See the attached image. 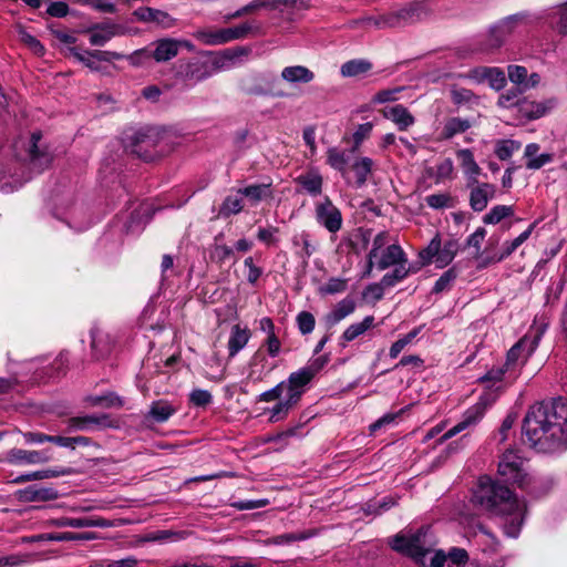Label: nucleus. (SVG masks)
Returning a JSON list of instances; mask_svg holds the SVG:
<instances>
[{
  "mask_svg": "<svg viewBox=\"0 0 567 567\" xmlns=\"http://www.w3.org/2000/svg\"><path fill=\"white\" fill-rule=\"evenodd\" d=\"M523 436L538 452L555 453L567 450V401L536 403L526 413Z\"/></svg>",
  "mask_w": 567,
  "mask_h": 567,
  "instance_id": "obj_1",
  "label": "nucleus"
},
{
  "mask_svg": "<svg viewBox=\"0 0 567 567\" xmlns=\"http://www.w3.org/2000/svg\"><path fill=\"white\" fill-rule=\"evenodd\" d=\"M474 505L486 512L489 516L504 519L503 529L508 537L519 535L526 514V505L504 484L482 476L473 493Z\"/></svg>",
  "mask_w": 567,
  "mask_h": 567,
  "instance_id": "obj_2",
  "label": "nucleus"
},
{
  "mask_svg": "<svg viewBox=\"0 0 567 567\" xmlns=\"http://www.w3.org/2000/svg\"><path fill=\"white\" fill-rule=\"evenodd\" d=\"M498 474L506 483L516 484L520 488H525L530 481L524 468V458L513 450L503 453L498 463Z\"/></svg>",
  "mask_w": 567,
  "mask_h": 567,
  "instance_id": "obj_3",
  "label": "nucleus"
},
{
  "mask_svg": "<svg viewBox=\"0 0 567 567\" xmlns=\"http://www.w3.org/2000/svg\"><path fill=\"white\" fill-rule=\"evenodd\" d=\"M545 331V326L535 327V333L523 337L507 352L505 367L515 369L523 365L538 347L539 340Z\"/></svg>",
  "mask_w": 567,
  "mask_h": 567,
  "instance_id": "obj_4",
  "label": "nucleus"
},
{
  "mask_svg": "<svg viewBox=\"0 0 567 567\" xmlns=\"http://www.w3.org/2000/svg\"><path fill=\"white\" fill-rule=\"evenodd\" d=\"M425 536L426 532L423 529L410 535H396L392 540V548L414 559H422L430 551Z\"/></svg>",
  "mask_w": 567,
  "mask_h": 567,
  "instance_id": "obj_5",
  "label": "nucleus"
},
{
  "mask_svg": "<svg viewBox=\"0 0 567 567\" xmlns=\"http://www.w3.org/2000/svg\"><path fill=\"white\" fill-rule=\"evenodd\" d=\"M243 90L250 95L286 97L287 93L277 87V80L269 73H257L245 81Z\"/></svg>",
  "mask_w": 567,
  "mask_h": 567,
  "instance_id": "obj_6",
  "label": "nucleus"
},
{
  "mask_svg": "<svg viewBox=\"0 0 567 567\" xmlns=\"http://www.w3.org/2000/svg\"><path fill=\"white\" fill-rule=\"evenodd\" d=\"M158 141L159 135L155 130L138 131L133 135L130 148L132 153L143 161H153L157 154L156 146Z\"/></svg>",
  "mask_w": 567,
  "mask_h": 567,
  "instance_id": "obj_7",
  "label": "nucleus"
},
{
  "mask_svg": "<svg viewBox=\"0 0 567 567\" xmlns=\"http://www.w3.org/2000/svg\"><path fill=\"white\" fill-rule=\"evenodd\" d=\"M315 217L317 223L331 234H336L342 227L341 212L328 196L316 204Z\"/></svg>",
  "mask_w": 567,
  "mask_h": 567,
  "instance_id": "obj_8",
  "label": "nucleus"
},
{
  "mask_svg": "<svg viewBox=\"0 0 567 567\" xmlns=\"http://www.w3.org/2000/svg\"><path fill=\"white\" fill-rule=\"evenodd\" d=\"M489 405V401L485 395H482L478 401L470 406L463 414L462 420L451 427L443 436L442 441L449 440L460 432L464 431L471 425L476 424L485 414L487 406Z\"/></svg>",
  "mask_w": 567,
  "mask_h": 567,
  "instance_id": "obj_9",
  "label": "nucleus"
},
{
  "mask_svg": "<svg viewBox=\"0 0 567 567\" xmlns=\"http://www.w3.org/2000/svg\"><path fill=\"white\" fill-rule=\"evenodd\" d=\"M218 71L214 69L213 61L209 63L207 61L192 60L179 66L178 74L184 81L197 83L208 79Z\"/></svg>",
  "mask_w": 567,
  "mask_h": 567,
  "instance_id": "obj_10",
  "label": "nucleus"
},
{
  "mask_svg": "<svg viewBox=\"0 0 567 567\" xmlns=\"http://www.w3.org/2000/svg\"><path fill=\"white\" fill-rule=\"evenodd\" d=\"M470 206L474 212H483L491 199L494 198L496 188L489 183H470Z\"/></svg>",
  "mask_w": 567,
  "mask_h": 567,
  "instance_id": "obj_11",
  "label": "nucleus"
},
{
  "mask_svg": "<svg viewBox=\"0 0 567 567\" xmlns=\"http://www.w3.org/2000/svg\"><path fill=\"white\" fill-rule=\"evenodd\" d=\"M41 137L42 135L40 132L32 133L28 148L30 166L37 173L43 172L52 162L51 154L39 146Z\"/></svg>",
  "mask_w": 567,
  "mask_h": 567,
  "instance_id": "obj_12",
  "label": "nucleus"
},
{
  "mask_svg": "<svg viewBox=\"0 0 567 567\" xmlns=\"http://www.w3.org/2000/svg\"><path fill=\"white\" fill-rule=\"evenodd\" d=\"M554 106V100L536 102L523 99L516 103L517 113L528 121L546 115Z\"/></svg>",
  "mask_w": 567,
  "mask_h": 567,
  "instance_id": "obj_13",
  "label": "nucleus"
},
{
  "mask_svg": "<svg viewBox=\"0 0 567 567\" xmlns=\"http://www.w3.org/2000/svg\"><path fill=\"white\" fill-rule=\"evenodd\" d=\"M4 461L11 465L41 464L50 461V456L40 451L11 449L7 452Z\"/></svg>",
  "mask_w": 567,
  "mask_h": 567,
  "instance_id": "obj_14",
  "label": "nucleus"
},
{
  "mask_svg": "<svg viewBox=\"0 0 567 567\" xmlns=\"http://www.w3.org/2000/svg\"><path fill=\"white\" fill-rule=\"evenodd\" d=\"M470 76L478 82L487 81L491 87L496 91L506 85L505 73L499 68L478 66L471 71Z\"/></svg>",
  "mask_w": 567,
  "mask_h": 567,
  "instance_id": "obj_15",
  "label": "nucleus"
},
{
  "mask_svg": "<svg viewBox=\"0 0 567 567\" xmlns=\"http://www.w3.org/2000/svg\"><path fill=\"white\" fill-rule=\"evenodd\" d=\"M402 28L421 22L430 16V10L422 1H413L398 9Z\"/></svg>",
  "mask_w": 567,
  "mask_h": 567,
  "instance_id": "obj_16",
  "label": "nucleus"
},
{
  "mask_svg": "<svg viewBox=\"0 0 567 567\" xmlns=\"http://www.w3.org/2000/svg\"><path fill=\"white\" fill-rule=\"evenodd\" d=\"M401 262H408L406 254L400 245L392 244L379 252V257L375 259V267L379 270H385Z\"/></svg>",
  "mask_w": 567,
  "mask_h": 567,
  "instance_id": "obj_17",
  "label": "nucleus"
},
{
  "mask_svg": "<svg viewBox=\"0 0 567 567\" xmlns=\"http://www.w3.org/2000/svg\"><path fill=\"white\" fill-rule=\"evenodd\" d=\"M312 379L313 377L305 368L290 373L288 379L285 381L287 394L299 402L306 391V386L311 382Z\"/></svg>",
  "mask_w": 567,
  "mask_h": 567,
  "instance_id": "obj_18",
  "label": "nucleus"
},
{
  "mask_svg": "<svg viewBox=\"0 0 567 567\" xmlns=\"http://www.w3.org/2000/svg\"><path fill=\"white\" fill-rule=\"evenodd\" d=\"M134 16L142 22H154L157 25L168 29L175 25L176 20L167 12L148 7H142L134 11Z\"/></svg>",
  "mask_w": 567,
  "mask_h": 567,
  "instance_id": "obj_19",
  "label": "nucleus"
},
{
  "mask_svg": "<svg viewBox=\"0 0 567 567\" xmlns=\"http://www.w3.org/2000/svg\"><path fill=\"white\" fill-rule=\"evenodd\" d=\"M357 308V303L353 298L346 297L340 300L331 311L324 316V324L328 329H331L338 324L341 320L352 315Z\"/></svg>",
  "mask_w": 567,
  "mask_h": 567,
  "instance_id": "obj_20",
  "label": "nucleus"
},
{
  "mask_svg": "<svg viewBox=\"0 0 567 567\" xmlns=\"http://www.w3.org/2000/svg\"><path fill=\"white\" fill-rule=\"evenodd\" d=\"M385 118L391 120L399 131H406L415 123L414 116L402 104L386 106L382 111Z\"/></svg>",
  "mask_w": 567,
  "mask_h": 567,
  "instance_id": "obj_21",
  "label": "nucleus"
},
{
  "mask_svg": "<svg viewBox=\"0 0 567 567\" xmlns=\"http://www.w3.org/2000/svg\"><path fill=\"white\" fill-rule=\"evenodd\" d=\"M56 527L89 528V527H111L112 523L107 519L97 517H59L53 520Z\"/></svg>",
  "mask_w": 567,
  "mask_h": 567,
  "instance_id": "obj_22",
  "label": "nucleus"
},
{
  "mask_svg": "<svg viewBox=\"0 0 567 567\" xmlns=\"http://www.w3.org/2000/svg\"><path fill=\"white\" fill-rule=\"evenodd\" d=\"M295 183L301 187V190L311 197L320 196L323 187V178L317 169H310L295 178Z\"/></svg>",
  "mask_w": 567,
  "mask_h": 567,
  "instance_id": "obj_23",
  "label": "nucleus"
},
{
  "mask_svg": "<svg viewBox=\"0 0 567 567\" xmlns=\"http://www.w3.org/2000/svg\"><path fill=\"white\" fill-rule=\"evenodd\" d=\"M249 51L250 50L245 47L226 49L214 56V69L219 71L231 69L243 56H247Z\"/></svg>",
  "mask_w": 567,
  "mask_h": 567,
  "instance_id": "obj_24",
  "label": "nucleus"
},
{
  "mask_svg": "<svg viewBox=\"0 0 567 567\" xmlns=\"http://www.w3.org/2000/svg\"><path fill=\"white\" fill-rule=\"evenodd\" d=\"M280 76L289 84H307L313 81L315 73L305 65H290L281 70Z\"/></svg>",
  "mask_w": 567,
  "mask_h": 567,
  "instance_id": "obj_25",
  "label": "nucleus"
},
{
  "mask_svg": "<svg viewBox=\"0 0 567 567\" xmlns=\"http://www.w3.org/2000/svg\"><path fill=\"white\" fill-rule=\"evenodd\" d=\"M193 37L204 45L215 47L228 43L226 29L199 28Z\"/></svg>",
  "mask_w": 567,
  "mask_h": 567,
  "instance_id": "obj_26",
  "label": "nucleus"
},
{
  "mask_svg": "<svg viewBox=\"0 0 567 567\" xmlns=\"http://www.w3.org/2000/svg\"><path fill=\"white\" fill-rule=\"evenodd\" d=\"M155 49L150 54L156 62H166L172 60L178 54V42L177 39L164 38L157 40Z\"/></svg>",
  "mask_w": 567,
  "mask_h": 567,
  "instance_id": "obj_27",
  "label": "nucleus"
},
{
  "mask_svg": "<svg viewBox=\"0 0 567 567\" xmlns=\"http://www.w3.org/2000/svg\"><path fill=\"white\" fill-rule=\"evenodd\" d=\"M327 163L336 171L340 172L342 177L351 183L348 172V165L350 163V153L340 151L337 147H331L327 152Z\"/></svg>",
  "mask_w": 567,
  "mask_h": 567,
  "instance_id": "obj_28",
  "label": "nucleus"
},
{
  "mask_svg": "<svg viewBox=\"0 0 567 567\" xmlns=\"http://www.w3.org/2000/svg\"><path fill=\"white\" fill-rule=\"evenodd\" d=\"M238 194L247 198L251 205H257L261 200L272 197L271 183L251 184L239 188Z\"/></svg>",
  "mask_w": 567,
  "mask_h": 567,
  "instance_id": "obj_29",
  "label": "nucleus"
},
{
  "mask_svg": "<svg viewBox=\"0 0 567 567\" xmlns=\"http://www.w3.org/2000/svg\"><path fill=\"white\" fill-rule=\"evenodd\" d=\"M59 497L56 489L52 487L29 486L20 491V498L25 502H47Z\"/></svg>",
  "mask_w": 567,
  "mask_h": 567,
  "instance_id": "obj_30",
  "label": "nucleus"
},
{
  "mask_svg": "<svg viewBox=\"0 0 567 567\" xmlns=\"http://www.w3.org/2000/svg\"><path fill=\"white\" fill-rule=\"evenodd\" d=\"M250 339V331L247 328H241L239 324H235L231 328L228 351L229 357H235L240 350H243Z\"/></svg>",
  "mask_w": 567,
  "mask_h": 567,
  "instance_id": "obj_31",
  "label": "nucleus"
},
{
  "mask_svg": "<svg viewBox=\"0 0 567 567\" xmlns=\"http://www.w3.org/2000/svg\"><path fill=\"white\" fill-rule=\"evenodd\" d=\"M374 327V317L367 316L360 322H354L350 324L341 336V346H346V343L355 340L357 338L363 336L369 329Z\"/></svg>",
  "mask_w": 567,
  "mask_h": 567,
  "instance_id": "obj_32",
  "label": "nucleus"
},
{
  "mask_svg": "<svg viewBox=\"0 0 567 567\" xmlns=\"http://www.w3.org/2000/svg\"><path fill=\"white\" fill-rule=\"evenodd\" d=\"M280 3H285V2L281 0H272V1L271 0H252L248 4L236 10L235 12L225 16V21H230L234 19L241 18V17L250 14L261 8L276 9Z\"/></svg>",
  "mask_w": 567,
  "mask_h": 567,
  "instance_id": "obj_33",
  "label": "nucleus"
},
{
  "mask_svg": "<svg viewBox=\"0 0 567 567\" xmlns=\"http://www.w3.org/2000/svg\"><path fill=\"white\" fill-rule=\"evenodd\" d=\"M472 126L467 118L450 117L444 122L441 131V140H451L455 135L466 132Z\"/></svg>",
  "mask_w": 567,
  "mask_h": 567,
  "instance_id": "obj_34",
  "label": "nucleus"
},
{
  "mask_svg": "<svg viewBox=\"0 0 567 567\" xmlns=\"http://www.w3.org/2000/svg\"><path fill=\"white\" fill-rule=\"evenodd\" d=\"M176 408L165 400L154 401L147 413V417L152 419L157 423L166 422L173 414H175Z\"/></svg>",
  "mask_w": 567,
  "mask_h": 567,
  "instance_id": "obj_35",
  "label": "nucleus"
},
{
  "mask_svg": "<svg viewBox=\"0 0 567 567\" xmlns=\"http://www.w3.org/2000/svg\"><path fill=\"white\" fill-rule=\"evenodd\" d=\"M115 24H96L90 29V43L92 45H104L116 34Z\"/></svg>",
  "mask_w": 567,
  "mask_h": 567,
  "instance_id": "obj_36",
  "label": "nucleus"
},
{
  "mask_svg": "<svg viewBox=\"0 0 567 567\" xmlns=\"http://www.w3.org/2000/svg\"><path fill=\"white\" fill-rule=\"evenodd\" d=\"M373 161L369 157H361L352 163L351 169L354 175L355 187H362L372 172Z\"/></svg>",
  "mask_w": 567,
  "mask_h": 567,
  "instance_id": "obj_37",
  "label": "nucleus"
},
{
  "mask_svg": "<svg viewBox=\"0 0 567 567\" xmlns=\"http://www.w3.org/2000/svg\"><path fill=\"white\" fill-rule=\"evenodd\" d=\"M298 404V401L286 394L285 399L279 400L272 408L267 409L269 421L271 423L279 422L287 417L289 411Z\"/></svg>",
  "mask_w": 567,
  "mask_h": 567,
  "instance_id": "obj_38",
  "label": "nucleus"
},
{
  "mask_svg": "<svg viewBox=\"0 0 567 567\" xmlns=\"http://www.w3.org/2000/svg\"><path fill=\"white\" fill-rule=\"evenodd\" d=\"M40 539L51 540V542H87L96 539V534L92 532H83V533H50L45 535L39 536Z\"/></svg>",
  "mask_w": 567,
  "mask_h": 567,
  "instance_id": "obj_39",
  "label": "nucleus"
},
{
  "mask_svg": "<svg viewBox=\"0 0 567 567\" xmlns=\"http://www.w3.org/2000/svg\"><path fill=\"white\" fill-rule=\"evenodd\" d=\"M70 473H71V470H69V468L35 471V472H32L29 474H23V475L17 476L16 478L12 480V483L21 484V483L31 482V481L59 477V476L68 475Z\"/></svg>",
  "mask_w": 567,
  "mask_h": 567,
  "instance_id": "obj_40",
  "label": "nucleus"
},
{
  "mask_svg": "<svg viewBox=\"0 0 567 567\" xmlns=\"http://www.w3.org/2000/svg\"><path fill=\"white\" fill-rule=\"evenodd\" d=\"M456 155L461 161L464 173L470 177L471 181L476 183V177L481 173V168L475 162L472 151L468 148L460 150Z\"/></svg>",
  "mask_w": 567,
  "mask_h": 567,
  "instance_id": "obj_41",
  "label": "nucleus"
},
{
  "mask_svg": "<svg viewBox=\"0 0 567 567\" xmlns=\"http://www.w3.org/2000/svg\"><path fill=\"white\" fill-rule=\"evenodd\" d=\"M292 245L300 248L298 252L301 258L307 260L316 251L317 245L312 241L311 235L308 231H301L292 237Z\"/></svg>",
  "mask_w": 567,
  "mask_h": 567,
  "instance_id": "obj_42",
  "label": "nucleus"
},
{
  "mask_svg": "<svg viewBox=\"0 0 567 567\" xmlns=\"http://www.w3.org/2000/svg\"><path fill=\"white\" fill-rule=\"evenodd\" d=\"M86 402L91 406H102V408H122L124 405V401L121 396H118L115 392H109L102 395H91L86 398Z\"/></svg>",
  "mask_w": 567,
  "mask_h": 567,
  "instance_id": "obj_43",
  "label": "nucleus"
},
{
  "mask_svg": "<svg viewBox=\"0 0 567 567\" xmlns=\"http://www.w3.org/2000/svg\"><path fill=\"white\" fill-rule=\"evenodd\" d=\"M458 251V243L454 239H450L440 246L439 257L435 259L437 268H444L450 265L455 258Z\"/></svg>",
  "mask_w": 567,
  "mask_h": 567,
  "instance_id": "obj_44",
  "label": "nucleus"
},
{
  "mask_svg": "<svg viewBox=\"0 0 567 567\" xmlns=\"http://www.w3.org/2000/svg\"><path fill=\"white\" fill-rule=\"evenodd\" d=\"M243 209V195L237 193L235 195L226 196L219 207V215L223 217H229L231 215L239 214Z\"/></svg>",
  "mask_w": 567,
  "mask_h": 567,
  "instance_id": "obj_45",
  "label": "nucleus"
},
{
  "mask_svg": "<svg viewBox=\"0 0 567 567\" xmlns=\"http://www.w3.org/2000/svg\"><path fill=\"white\" fill-rule=\"evenodd\" d=\"M372 64L365 60H350L341 65L340 73L344 78H352L367 73Z\"/></svg>",
  "mask_w": 567,
  "mask_h": 567,
  "instance_id": "obj_46",
  "label": "nucleus"
},
{
  "mask_svg": "<svg viewBox=\"0 0 567 567\" xmlns=\"http://www.w3.org/2000/svg\"><path fill=\"white\" fill-rule=\"evenodd\" d=\"M507 37H505L503 33L499 32L498 29H496L494 25L489 29V32L482 42L478 50L481 52L489 53L497 49H499L506 41Z\"/></svg>",
  "mask_w": 567,
  "mask_h": 567,
  "instance_id": "obj_47",
  "label": "nucleus"
},
{
  "mask_svg": "<svg viewBox=\"0 0 567 567\" xmlns=\"http://www.w3.org/2000/svg\"><path fill=\"white\" fill-rule=\"evenodd\" d=\"M426 172L429 176H433L435 178V183L451 179L454 172L453 161L451 158H444L436 165L435 169L430 167Z\"/></svg>",
  "mask_w": 567,
  "mask_h": 567,
  "instance_id": "obj_48",
  "label": "nucleus"
},
{
  "mask_svg": "<svg viewBox=\"0 0 567 567\" xmlns=\"http://www.w3.org/2000/svg\"><path fill=\"white\" fill-rule=\"evenodd\" d=\"M406 265L408 262H401L394 266L392 271L386 272L381 278L382 285H385V287L390 288L405 279L410 274V268Z\"/></svg>",
  "mask_w": 567,
  "mask_h": 567,
  "instance_id": "obj_49",
  "label": "nucleus"
},
{
  "mask_svg": "<svg viewBox=\"0 0 567 567\" xmlns=\"http://www.w3.org/2000/svg\"><path fill=\"white\" fill-rule=\"evenodd\" d=\"M440 246L441 236L436 234L430 244L419 252L422 266H427L433 261L435 262V259L439 257Z\"/></svg>",
  "mask_w": 567,
  "mask_h": 567,
  "instance_id": "obj_50",
  "label": "nucleus"
},
{
  "mask_svg": "<svg viewBox=\"0 0 567 567\" xmlns=\"http://www.w3.org/2000/svg\"><path fill=\"white\" fill-rule=\"evenodd\" d=\"M228 43L235 40L245 39L249 33L257 32L259 27L251 22H244L239 25L225 28Z\"/></svg>",
  "mask_w": 567,
  "mask_h": 567,
  "instance_id": "obj_51",
  "label": "nucleus"
},
{
  "mask_svg": "<svg viewBox=\"0 0 567 567\" xmlns=\"http://www.w3.org/2000/svg\"><path fill=\"white\" fill-rule=\"evenodd\" d=\"M513 215V206L496 205L483 217V223L495 225L502 221L504 218L511 217Z\"/></svg>",
  "mask_w": 567,
  "mask_h": 567,
  "instance_id": "obj_52",
  "label": "nucleus"
},
{
  "mask_svg": "<svg viewBox=\"0 0 567 567\" xmlns=\"http://www.w3.org/2000/svg\"><path fill=\"white\" fill-rule=\"evenodd\" d=\"M550 25L560 34H567V3L556 8L549 17Z\"/></svg>",
  "mask_w": 567,
  "mask_h": 567,
  "instance_id": "obj_53",
  "label": "nucleus"
},
{
  "mask_svg": "<svg viewBox=\"0 0 567 567\" xmlns=\"http://www.w3.org/2000/svg\"><path fill=\"white\" fill-rule=\"evenodd\" d=\"M91 347L97 359L105 357L111 351V342L106 336H102L99 331L91 332Z\"/></svg>",
  "mask_w": 567,
  "mask_h": 567,
  "instance_id": "obj_54",
  "label": "nucleus"
},
{
  "mask_svg": "<svg viewBox=\"0 0 567 567\" xmlns=\"http://www.w3.org/2000/svg\"><path fill=\"white\" fill-rule=\"evenodd\" d=\"M348 280L339 277H332L319 288L320 295H337L347 290Z\"/></svg>",
  "mask_w": 567,
  "mask_h": 567,
  "instance_id": "obj_55",
  "label": "nucleus"
},
{
  "mask_svg": "<svg viewBox=\"0 0 567 567\" xmlns=\"http://www.w3.org/2000/svg\"><path fill=\"white\" fill-rule=\"evenodd\" d=\"M457 277V271L455 267H452L444 271L441 277L436 280L432 291L434 293H441L443 291L450 290L452 287V284Z\"/></svg>",
  "mask_w": 567,
  "mask_h": 567,
  "instance_id": "obj_56",
  "label": "nucleus"
},
{
  "mask_svg": "<svg viewBox=\"0 0 567 567\" xmlns=\"http://www.w3.org/2000/svg\"><path fill=\"white\" fill-rule=\"evenodd\" d=\"M519 148V143L513 140L497 141L495 146V154L501 161L508 159L515 151Z\"/></svg>",
  "mask_w": 567,
  "mask_h": 567,
  "instance_id": "obj_57",
  "label": "nucleus"
},
{
  "mask_svg": "<svg viewBox=\"0 0 567 567\" xmlns=\"http://www.w3.org/2000/svg\"><path fill=\"white\" fill-rule=\"evenodd\" d=\"M69 52L72 56H74L79 62L83 63L91 71H102L101 65L95 62V58L91 56L92 51L80 52L76 48H70Z\"/></svg>",
  "mask_w": 567,
  "mask_h": 567,
  "instance_id": "obj_58",
  "label": "nucleus"
},
{
  "mask_svg": "<svg viewBox=\"0 0 567 567\" xmlns=\"http://www.w3.org/2000/svg\"><path fill=\"white\" fill-rule=\"evenodd\" d=\"M425 202L433 209L453 207V198L446 193L429 195L425 197Z\"/></svg>",
  "mask_w": 567,
  "mask_h": 567,
  "instance_id": "obj_59",
  "label": "nucleus"
},
{
  "mask_svg": "<svg viewBox=\"0 0 567 567\" xmlns=\"http://www.w3.org/2000/svg\"><path fill=\"white\" fill-rule=\"evenodd\" d=\"M523 19L524 17L522 14H513L504 18L494 27L498 29L501 33L508 38L513 33L515 28L518 25V23L523 21Z\"/></svg>",
  "mask_w": 567,
  "mask_h": 567,
  "instance_id": "obj_60",
  "label": "nucleus"
},
{
  "mask_svg": "<svg viewBox=\"0 0 567 567\" xmlns=\"http://www.w3.org/2000/svg\"><path fill=\"white\" fill-rule=\"evenodd\" d=\"M296 320L301 334H309L313 331L316 319L312 313L308 311H301L298 313Z\"/></svg>",
  "mask_w": 567,
  "mask_h": 567,
  "instance_id": "obj_61",
  "label": "nucleus"
},
{
  "mask_svg": "<svg viewBox=\"0 0 567 567\" xmlns=\"http://www.w3.org/2000/svg\"><path fill=\"white\" fill-rule=\"evenodd\" d=\"M234 255L231 247L227 245L214 244L210 249V259L223 264Z\"/></svg>",
  "mask_w": 567,
  "mask_h": 567,
  "instance_id": "obj_62",
  "label": "nucleus"
},
{
  "mask_svg": "<svg viewBox=\"0 0 567 567\" xmlns=\"http://www.w3.org/2000/svg\"><path fill=\"white\" fill-rule=\"evenodd\" d=\"M286 391V382H279L274 388L260 393L257 398L259 402H272L281 400L282 393Z\"/></svg>",
  "mask_w": 567,
  "mask_h": 567,
  "instance_id": "obj_63",
  "label": "nucleus"
},
{
  "mask_svg": "<svg viewBox=\"0 0 567 567\" xmlns=\"http://www.w3.org/2000/svg\"><path fill=\"white\" fill-rule=\"evenodd\" d=\"M189 401L195 406L204 408L212 403L213 396L207 390L195 389L189 394Z\"/></svg>",
  "mask_w": 567,
  "mask_h": 567,
  "instance_id": "obj_64",
  "label": "nucleus"
}]
</instances>
